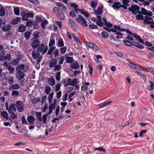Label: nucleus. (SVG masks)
<instances>
[{
	"label": "nucleus",
	"instance_id": "39448f33",
	"mask_svg": "<svg viewBox=\"0 0 154 154\" xmlns=\"http://www.w3.org/2000/svg\"><path fill=\"white\" fill-rule=\"evenodd\" d=\"M140 9V7L137 5H134L131 6L130 8H128V10L131 12V13L134 15H136L137 13V11Z\"/></svg>",
	"mask_w": 154,
	"mask_h": 154
},
{
	"label": "nucleus",
	"instance_id": "4468645a",
	"mask_svg": "<svg viewBox=\"0 0 154 154\" xmlns=\"http://www.w3.org/2000/svg\"><path fill=\"white\" fill-rule=\"evenodd\" d=\"M27 120L29 122V124L31 125H32L33 124L35 120V119L33 116H29L28 117Z\"/></svg>",
	"mask_w": 154,
	"mask_h": 154
},
{
	"label": "nucleus",
	"instance_id": "2eb2a0df",
	"mask_svg": "<svg viewBox=\"0 0 154 154\" xmlns=\"http://www.w3.org/2000/svg\"><path fill=\"white\" fill-rule=\"evenodd\" d=\"M26 29V26L23 24H20L18 27V30L20 32H24Z\"/></svg>",
	"mask_w": 154,
	"mask_h": 154
},
{
	"label": "nucleus",
	"instance_id": "a211bd4d",
	"mask_svg": "<svg viewBox=\"0 0 154 154\" xmlns=\"http://www.w3.org/2000/svg\"><path fill=\"white\" fill-rule=\"evenodd\" d=\"M21 18L19 17H16V18L13 19L11 21V23L13 24H16L19 22Z\"/></svg>",
	"mask_w": 154,
	"mask_h": 154
},
{
	"label": "nucleus",
	"instance_id": "13d9d810",
	"mask_svg": "<svg viewBox=\"0 0 154 154\" xmlns=\"http://www.w3.org/2000/svg\"><path fill=\"white\" fill-rule=\"evenodd\" d=\"M88 27L91 29H97L98 28L97 26L94 24H90L89 25Z\"/></svg>",
	"mask_w": 154,
	"mask_h": 154
},
{
	"label": "nucleus",
	"instance_id": "aec40b11",
	"mask_svg": "<svg viewBox=\"0 0 154 154\" xmlns=\"http://www.w3.org/2000/svg\"><path fill=\"white\" fill-rule=\"evenodd\" d=\"M91 6L94 9H95L98 4L97 1L94 0H92L91 2Z\"/></svg>",
	"mask_w": 154,
	"mask_h": 154
},
{
	"label": "nucleus",
	"instance_id": "9d476101",
	"mask_svg": "<svg viewBox=\"0 0 154 154\" xmlns=\"http://www.w3.org/2000/svg\"><path fill=\"white\" fill-rule=\"evenodd\" d=\"M57 60L56 59H52L49 62V66L51 68L53 67L57 64Z\"/></svg>",
	"mask_w": 154,
	"mask_h": 154
},
{
	"label": "nucleus",
	"instance_id": "680f3d73",
	"mask_svg": "<svg viewBox=\"0 0 154 154\" xmlns=\"http://www.w3.org/2000/svg\"><path fill=\"white\" fill-rule=\"evenodd\" d=\"M3 58L5 60H8L10 61L11 59V55L10 54H8L6 56L3 57Z\"/></svg>",
	"mask_w": 154,
	"mask_h": 154
},
{
	"label": "nucleus",
	"instance_id": "8fccbe9b",
	"mask_svg": "<svg viewBox=\"0 0 154 154\" xmlns=\"http://www.w3.org/2000/svg\"><path fill=\"white\" fill-rule=\"evenodd\" d=\"M55 41L54 39H50L49 43V47H53L52 46L54 44Z\"/></svg>",
	"mask_w": 154,
	"mask_h": 154
},
{
	"label": "nucleus",
	"instance_id": "c756f323",
	"mask_svg": "<svg viewBox=\"0 0 154 154\" xmlns=\"http://www.w3.org/2000/svg\"><path fill=\"white\" fill-rule=\"evenodd\" d=\"M67 49V47L66 46L62 47L60 48V53L62 54H64L66 52Z\"/></svg>",
	"mask_w": 154,
	"mask_h": 154
},
{
	"label": "nucleus",
	"instance_id": "c03bdc74",
	"mask_svg": "<svg viewBox=\"0 0 154 154\" xmlns=\"http://www.w3.org/2000/svg\"><path fill=\"white\" fill-rule=\"evenodd\" d=\"M61 68L62 66L60 64H56L54 66V70L55 71H59Z\"/></svg>",
	"mask_w": 154,
	"mask_h": 154
},
{
	"label": "nucleus",
	"instance_id": "bb28decb",
	"mask_svg": "<svg viewBox=\"0 0 154 154\" xmlns=\"http://www.w3.org/2000/svg\"><path fill=\"white\" fill-rule=\"evenodd\" d=\"M40 100V98H37L34 97L32 100V103L34 104H36L37 103L39 102Z\"/></svg>",
	"mask_w": 154,
	"mask_h": 154
},
{
	"label": "nucleus",
	"instance_id": "a878e982",
	"mask_svg": "<svg viewBox=\"0 0 154 154\" xmlns=\"http://www.w3.org/2000/svg\"><path fill=\"white\" fill-rule=\"evenodd\" d=\"M1 115L3 117V118L6 119H8L9 116L7 112L5 111H2L1 112Z\"/></svg>",
	"mask_w": 154,
	"mask_h": 154
},
{
	"label": "nucleus",
	"instance_id": "e2e57ef3",
	"mask_svg": "<svg viewBox=\"0 0 154 154\" xmlns=\"http://www.w3.org/2000/svg\"><path fill=\"white\" fill-rule=\"evenodd\" d=\"M14 14L17 15H18L20 14L19 9L18 8H15L14 9Z\"/></svg>",
	"mask_w": 154,
	"mask_h": 154
},
{
	"label": "nucleus",
	"instance_id": "423d86ee",
	"mask_svg": "<svg viewBox=\"0 0 154 154\" xmlns=\"http://www.w3.org/2000/svg\"><path fill=\"white\" fill-rule=\"evenodd\" d=\"M23 102L21 101L18 100L16 102V106L17 110L19 112L23 111Z\"/></svg>",
	"mask_w": 154,
	"mask_h": 154
},
{
	"label": "nucleus",
	"instance_id": "338daca9",
	"mask_svg": "<svg viewBox=\"0 0 154 154\" xmlns=\"http://www.w3.org/2000/svg\"><path fill=\"white\" fill-rule=\"evenodd\" d=\"M33 22L31 20H29L26 22V26H28L31 25H33Z\"/></svg>",
	"mask_w": 154,
	"mask_h": 154
},
{
	"label": "nucleus",
	"instance_id": "c85d7f7f",
	"mask_svg": "<svg viewBox=\"0 0 154 154\" xmlns=\"http://www.w3.org/2000/svg\"><path fill=\"white\" fill-rule=\"evenodd\" d=\"M45 47V45L44 44H42L40 46L38 47L37 49V51L39 52H42Z\"/></svg>",
	"mask_w": 154,
	"mask_h": 154
},
{
	"label": "nucleus",
	"instance_id": "ddd939ff",
	"mask_svg": "<svg viewBox=\"0 0 154 154\" xmlns=\"http://www.w3.org/2000/svg\"><path fill=\"white\" fill-rule=\"evenodd\" d=\"M70 67L74 69H78L79 67V65L77 62L75 61L70 64Z\"/></svg>",
	"mask_w": 154,
	"mask_h": 154
},
{
	"label": "nucleus",
	"instance_id": "f03ea898",
	"mask_svg": "<svg viewBox=\"0 0 154 154\" xmlns=\"http://www.w3.org/2000/svg\"><path fill=\"white\" fill-rule=\"evenodd\" d=\"M53 12L56 14L57 17L60 19L63 20L65 18V15L57 7H54L53 9Z\"/></svg>",
	"mask_w": 154,
	"mask_h": 154
},
{
	"label": "nucleus",
	"instance_id": "cd10ccee",
	"mask_svg": "<svg viewBox=\"0 0 154 154\" xmlns=\"http://www.w3.org/2000/svg\"><path fill=\"white\" fill-rule=\"evenodd\" d=\"M141 11H137V13L142 15H145L146 14L147 11L145 8H142L141 9Z\"/></svg>",
	"mask_w": 154,
	"mask_h": 154
},
{
	"label": "nucleus",
	"instance_id": "e433bc0d",
	"mask_svg": "<svg viewBox=\"0 0 154 154\" xmlns=\"http://www.w3.org/2000/svg\"><path fill=\"white\" fill-rule=\"evenodd\" d=\"M11 95L13 96L17 97L19 95L20 93L17 91L13 90L11 92Z\"/></svg>",
	"mask_w": 154,
	"mask_h": 154
},
{
	"label": "nucleus",
	"instance_id": "f8f14e48",
	"mask_svg": "<svg viewBox=\"0 0 154 154\" xmlns=\"http://www.w3.org/2000/svg\"><path fill=\"white\" fill-rule=\"evenodd\" d=\"M122 5L121 3L119 2H115L113 5H112L113 8L116 9H119L121 7L120 6Z\"/></svg>",
	"mask_w": 154,
	"mask_h": 154
},
{
	"label": "nucleus",
	"instance_id": "58836bf2",
	"mask_svg": "<svg viewBox=\"0 0 154 154\" xmlns=\"http://www.w3.org/2000/svg\"><path fill=\"white\" fill-rule=\"evenodd\" d=\"M48 113L44 114L42 116V120H43V123L45 124H46V121L47 119V117L48 116Z\"/></svg>",
	"mask_w": 154,
	"mask_h": 154
},
{
	"label": "nucleus",
	"instance_id": "a19ab883",
	"mask_svg": "<svg viewBox=\"0 0 154 154\" xmlns=\"http://www.w3.org/2000/svg\"><path fill=\"white\" fill-rule=\"evenodd\" d=\"M51 91V88L50 86H48L45 87V92L47 95L49 94V92Z\"/></svg>",
	"mask_w": 154,
	"mask_h": 154
},
{
	"label": "nucleus",
	"instance_id": "412c9836",
	"mask_svg": "<svg viewBox=\"0 0 154 154\" xmlns=\"http://www.w3.org/2000/svg\"><path fill=\"white\" fill-rule=\"evenodd\" d=\"M31 34V31H26L24 34V36L26 39L28 40Z\"/></svg>",
	"mask_w": 154,
	"mask_h": 154
},
{
	"label": "nucleus",
	"instance_id": "7ed1b4c3",
	"mask_svg": "<svg viewBox=\"0 0 154 154\" xmlns=\"http://www.w3.org/2000/svg\"><path fill=\"white\" fill-rule=\"evenodd\" d=\"M32 58L34 59H37V63L39 64L42 59V57L40 55L39 52L36 50H34L32 53Z\"/></svg>",
	"mask_w": 154,
	"mask_h": 154
},
{
	"label": "nucleus",
	"instance_id": "72a5a7b5",
	"mask_svg": "<svg viewBox=\"0 0 154 154\" xmlns=\"http://www.w3.org/2000/svg\"><path fill=\"white\" fill-rule=\"evenodd\" d=\"M143 15L140 14H138L137 15L136 19L137 20H143L144 19Z\"/></svg>",
	"mask_w": 154,
	"mask_h": 154
},
{
	"label": "nucleus",
	"instance_id": "79ce46f5",
	"mask_svg": "<svg viewBox=\"0 0 154 154\" xmlns=\"http://www.w3.org/2000/svg\"><path fill=\"white\" fill-rule=\"evenodd\" d=\"M48 23V21L46 20H44L42 21L41 24V26L42 28L45 29V25H47Z\"/></svg>",
	"mask_w": 154,
	"mask_h": 154
},
{
	"label": "nucleus",
	"instance_id": "774afa93",
	"mask_svg": "<svg viewBox=\"0 0 154 154\" xmlns=\"http://www.w3.org/2000/svg\"><path fill=\"white\" fill-rule=\"evenodd\" d=\"M15 68L10 66L8 68V69L10 73H12L14 70Z\"/></svg>",
	"mask_w": 154,
	"mask_h": 154
},
{
	"label": "nucleus",
	"instance_id": "69168bd1",
	"mask_svg": "<svg viewBox=\"0 0 154 154\" xmlns=\"http://www.w3.org/2000/svg\"><path fill=\"white\" fill-rule=\"evenodd\" d=\"M77 83V80L76 79H73L72 80H71V84L73 85L72 86H74L75 84Z\"/></svg>",
	"mask_w": 154,
	"mask_h": 154
},
{
	"label": "nucleus",
	"instance_id": "ea45409f",
	"mask_svg": "<svg viewBox=\"0 0 154 154\" xmlns=\"http://www.w3.org/2000/svg\"><path fill=\"white\" fill-rule=\"evenodd\" d=\"M49 47L50 48L47 52V54L48 55H51L55 49V47Z\"/></svg>",
	"mask_w": 154,
	"mask_h": 154
},
{
	"label": "nucleus",
	"instance_id": "0e129e2a",
	"mask_svg": "<svg viewBox=\"0 0 154 154\" xmlns=\"http://www.w3.org/2000/svg\"><path fill=\"white\" fill-rule=\"evenodd\" d=\"M39 32L38 31H36L35 32H34L33 33V36L35 38H35H37L39 36Z\"/></svg>",
	"mask_w": 154,
	"mask_h": 154
},
{
	"label": "nucleus",
	"instance_id": "2f4dec72",
	"mask_svg": "<svg viewBox=\"0 0 154 154\" xmlns=\"http://www.w3.org/2000/svg\"><path fill=\"white\" fill-rule=\"evenodd\" d=\"M35 114L38 120L39 121H42V119L41 118V112H36Z\"/></svg>",
	"mask_w": 154,
	"mask_h": 154
},
{
	"label": "nucleus",
	"instance_id": "6e6552de",
	"mask_svg": "<svg viewBox=\"0 0 154 154\" xmlns=\"http://www.w3.org/2000/svg\"><path fill=\"white\" fill-rule=\"evenodd\" d=\"M129 66L132 68L137 70L143 69V67L134 63H131L129 64Z\"/></svg>",
	"mask_w": 154,
	"mask_h": 154
},
{
	"label": "nucleus",
	"instance_id": "9b49d317",
	"mask_svg": "<svg viewBox=\"0 0 154 154\" xmlns=\"http://www.w3.org/2000/svg\"><path fill=\"white\" fill-rule=\"evenodd\" d=\"M47 80V83L51 86H53L55 83V80L53 76L51 78H48Z\"/></svg>",
	"mask_w": 154,
	"mask_h": 154
},
{
	"label": "nucleus",
	"instance_id": "4be33fe9",
	"mask_svg": "<svg viewBox=\"0 0 154 154\" xmlns=\"http://www.w3.org/2000/svg\"><path fill=\"white\" fill-rule=\"evenodd\" d=\"M36 21L33 22V25L34 26H36L38 24V23L41 22L42 21L41 18L37 16H36V18L35 20Z\"/></svg>",
	"mask_w": 154,
	"mask_h": 154
},
{
	"label": "nucleus",
	"instance_id": "f704fd0d",
	"mask_svg": "<svg viewBox=\"0 0 154 154\" xmlns=\"http://www.w3.org/2000/svg\"><path fill=\"white\" fill-rule=\"evenodd\" d=\"M72 35L74 40L76 41L78 43L81 44H82V42L75 35V34H72Z\"/></svg>",
	"mask_w": 154,
	"mask_h": 154
},
{
	"label": "nucleus",
	"instance_id": "de8ad7c7",
	"mask_svg": "<svg viewBox=\"0 0 154 154\" xmlns=\"http://www.w3.org/2000/svg\"><path fill=\"white\" fill-rule=\"evenodd\" d=\"M71 79L69 78H68L67 79L66 84L64 85V87H66L69 85H73L71 84Z\"/></svg>",
	"mask_w": 154,
	"mask_h": 154
},
{
	"label": "nucleus",
	"instance_id": "473e14b6",
	"mask_svg": "<svg viewBox=\"0 0 154 154\" xmlns=\"http://www.w3.org/2000/svg\"><path fill=\"white\" fill-rule=\"evenodd\" d=\"M66 62L67 63H72V62L74 61L73 57H67L66 58Z\"/></svg>",
	"mask_w": 154,
	"mask_h": 154
},
{
	"label": "nucleus",
	"instance_id": "7c9ffc66",
	"mask_svg": "<svg viewBox=\"0 0 154 154\" xmlns=\"http://www.w3.org/2000/svg\"><path fill=\"white\" fill-rule=\"evenodd\" d=\"M134 45L141 49H143L144 48L143 46L140 44L138 42H134Z\"/></svg>",
	"mask_w": 154,
	"mask_h": 154
},
{
	"label": "nucleus",
	"instance_id": "bf43d9fd",
	"mask_svg": "<svg viewBox=\"0 0 154 154\" xmlns=\"http://www.w3.org/2000/svg\"><path fill=\"white\" fill-rule=\"evenodd\" d=\"M67 95L68 94L65 93L62 96V100L63 102H65L66 100Z\"/></svg>",
	"mask_w": 154,
	"mask_h": 154
},
{
	"label": "nucleus",
	"instance_id": "c9c22d12",
	"mask_svg": "<svg viewBox=\"0 0 154 154\" xmlns=\"http://www.w3.org/2000/svg\"><path fill=\"white\" fill-rule=\"evenodd\" d=\"M136 72L137 73L138 75H139L141 77L143 80L144 81V82H145L146 80V76L145 75L141 73H140V72L137 71H136Z\"/></svg>",
	"mask_w": 154,
	"mask_h": 154
},
{
	"label": "nucleus",
	"instance_id": "6e6d98bb",
	"mask_svg": "<svg viewBox=\"0 0 154 154\" xmlns=\"http://www.w3.org/2000/svg\"><path fill=\"white\" fill-rule=\"evenodd\" d=\"M64 58L63 56H61L59 59V63L60 65H62L63 63Z\"/></svg>",
	"mask_w": 154,
	"mask_h": 154
},
{
	"label": "nucleus",
	"instance_id": "37998d69",
	"mask_svg": "<svg viewBox=\"0 0 154 154\" xmlns=\"http://www.w3.org/2000/svg\"><path fill=\"white\" fill-rule=\"evenodd\" d=\"M53 54L55 55V57L56 59H57L58 57H57L59 54V50L58 49H56L55 50Z\"/></svg>",
	"mask_w": 154,
	"mask_h": 154
},
{
	"label": "nucleus",
	"instance_id": "3c124183",
	"mask_svg": "<svg viewBox=\"0 0 154 154\" xmlns=\"http://www.w3.org/2000/svg\"><path fill=\"white\" fill-rule=\"evenodd\" d=\"M69 5H70L71 6L73 7L74 9H75L77 8L78 7V6L77 4H76L75 3H72L70 2L69 3Z\"/></svg>",
	"mask_w": 154,
	"mask_h": 154
},
{
	"label": "nucleus",
	"instance_id": "a18cd8bd",
	"mask_svg": "<svg viewBox=\"0 0 154 154\" xmlns=\"http://www.w3.org/2000/svg\"><path fill=\"white\" fill-rule=\"evenodd\" d=\"M60 74L61 72H58L56 74V79L58 81H59L60 79Z\"/></svg>",
	"mask_w": 154,
	"mask_h": 154
},
{
	"label": "nucleus",
	"instance_id": "864d4df0",
	"mask_svg": "<svg viewBox=\"0 0 154 154\" xmlns=\"http://www.w3.org/2000/svg\"><path fill=\"white\" fill-rule=\"evenodd\" d=\"M8 82L9 84L10 85L13 84L14 82V81L13 80V77H11L9 78L8 80Z\"/></svg>",
	"mask_w": 154,
	"mask_h": 154
},
{
	"label": "nucleus",
	"instance_id": "4d7b16f0",
	"mask_svg": "<svg viewBox=\"0 0 154 154\" xmlns=\"http://www.w3.org/2000/svg\"><path fill=\"white\" fill-rule=\"evenodd\" d=\"M80 13L84 15L87 17H89V14L86 11H84L82 10V11L80 12Z\"/></svg>",
	"mask_w": 154,
	"mask_h": 154
},
{
	"label": "nucleus",
	"instance_id": "603ef678",
	"mask_svg": "<svg viewBox=\"0 0 154 154\" xmlns=\"http://www.w3.org/2000/svg\"><path fill=\"white\" fill-rule=\"evenodd\" d=\"M101 35L104 38H107L109 36L108 33L106 31L103 32Z\"/></svg>",
	"mask_w": 154,
	"mask_h": 154
},
{
	"label": "nucleus",
	"instance_id": "5701e85b",
	"mask_svg": "<svg viewBox=\"0 0 154 154\" xmlns=\"http://www.w3.org/2000/svg\"><path fill=\"white\" fill-rule=\"evenodd\" d=\"M55 107V105L54 104L51 103L49 107V111L48 113V114H51L52 112L53 109H54Z\"/></svg>",
	"mask_w": 154,
	"mask_h": 154
},
{
	"label": "nucleus",
	"instance_id": "09e8293b",
	"mask_svg": "<svg viewBox=\"0 0 154 154\" xmlns=\"http://www.w3.org/2000/svg\"><path fill=\"white\" fill-rule=\"evenodd\" d=\"M5 14V11L4 8L2 7L0 9V16H3Z\"/></svg>",
	"mask_w": 154,
	"mask_h": 154
},
{
	"label": "nucleus",
	"instance_id": "393cba45",
	"mask_svg": "<svg viewBox=\"0 0 154 154\" xmlns=\"http://www.w3.org/2000/svg\"><path fill=\"white\" fill-rule=\"evenodd\" d=\"M123 42L125 45L129 46H131L134 45V42L132 43L129 41L127 40H124Z\"/></svg>",
	"mask_w": 154,
	"mask_h": 154
},
{
	"label": "nucleus",
	"instance_id": "49530a36",
	"mask_svg": "<svg viewBox=\"0 0 154 154\" xmlns=\"http://www.w3.org/2000/svg\"><path fill=\"white\" fill-rule=\"evenodd\" d=\"M94 150H98L101 152H105L106 151L105 149L103 148L102 147H99L98 148H94Z\"/></svg>",
	"mask_w": 154,
	"mask_h": 154
},
{
	"label": "nucleus",
	"instance_id": "f3484780",
	"mask_svg": "<svg viewBox=\"0 0 154 154\" xmlns=\"http://www.w3.org/2000/svg\"><path fill=\"white\" fill-rule=\"evenodd\" d=\"M20 88V86L17 84L14 85H12L10 86L9 89L10 90H17L19 89Z\"/></svg>",
	"mask_w": 154,
	"mask_h": 154
},
{
	"label": "nucleus",
	"instance_id": "b1692460",
	"mask_svg": "<svg viewBox=\"0 0 154 154\" xmlns=\"http://www.w3.org/2000/svg\"><path fill=\"white\" fill-rule=\"evenodd\" d=\"M58 45L59 47H63L64 45L63 40L61 38H60L58 40Z\"/></svg>",
	"mask_w": 154,
	"mask_h": 154
},
{
	"label": "nucleus",
	"instance_id": "1a4fd4ad",
	"mask_svg": "<svg viewBox=\"0 0 154 154\" xmlns=\"http://www.w3.org/2000/svg\"><path fill=\"white\" fill-rule=\"evenodd\" d=\"M7 110L9 113H13L16 111V104L14 103H12L9 106V108Z\"/></svg>",
	"mask_w": 154,
	"mask_h": 154
},
{
	"label": "nucleus",
	"instance_id": "052dcab7",
	"mask_svg": "<svg viewBox=\"0 0 154 154\" xmlns=\"http://www.w3.org/2000/svg\"><path fill=\"white\" fill-rule=\"evenodd\" d=\"M96 23L97 25L100 26H102L104 24V23L102 20H98Z\"/></svg>",
	"mask_w": 154,
	"mask_h": 154
},
{
	"label": "nucleus",
	"instance_id": "5fc2aeb1",
	"mask_svg": "<svg viewBox=\"0 0 154 154\" xmlns=\"http://www.w3.org/2000/svg\"><path fill=\"white\" fill-rule=\"evenodd\" d=\"M150 82L151 85L148 86V88L149 90H152L154 89V83L152 82L151 81H150Z\"/></svg>",
	"mask_w": 154,
	"mask_h": 154
},
{
	"label": "nucleus",
	"instance_id": "4c0bfd02",
	"mask_svg": "<svg viewBox=\"0 0 154 154\" xmlns=\"http://www.w3.org/2000/svg\"><path fill=\"white\" fill-rule=\"evenodd\" d=\"M19 63V62L17 61L16 59H13V60H12L11 61V62L10 63L11 64L16 66Z\"/></svg>",
	"mask_w": 154,
	"mask_h": 154
},
{
	"label": "nucleus",
	"instance_id": "0eeeda50",
	"mask_svg": "<svg viewBox=\"0 0 154 154\" xmlns=\"http://www.w3.org/2000/svg\"><path fill=\"white\" fill-rule=\"evenodd\" d=\"M32 42L31 44V46L33 48H36L37 47L39 46L40 44V42L39 40L35 38L32 39Z\"/></svg>",
	"mask_w": 154,
	"mask_h": 154
},
{
	"label": "nucleus",
	"instance_id": "20e7f679",
	"mask_svg": "<svg viewBox=\"0 0 154 154\" xmlns=\"http://www.w3.org/2000/svg\"><path fill=\"white\" fill-rule=\"evenodd\" d=\"M77 21L85 26H87L88 24L87 23L86 20L81 15H79V17L75 19Z\"/></svg>",
	"mask_w": 154,
	"mask_h": 154
},
{
	"label": "nucleus",
	"instance_id": "6ab92c4d",
	"mask_svg": "<svg viewBox=\"0 0 154 154\" xmlns=\"http://www.w3.org/2000/svg\"><path fill=\"white\" fill-rule=\"evenodd\" d=\"M102 57L101 55H98L94 58L95 61L97 63H99L102 61Z\"/></svg>",
	"mask_w": 154,
	"mask_h": 154
},
{
	"label": "nucleus",
	"instance_id": "f257e3e1",
	"mask_svg": "<svg viewBox=\"0 0 154 154\" xmlns=\"http://www.w3.org/2000/svg\"><path fill=\"white\" fill-rule=\"evenodd\" d=\"M29 66L21 64L17 66L16 68V77L19 80L24 78L25 75L24 72H27L29 69Z\"/></svg>",
	"mask_w": 154,
	"mask_h": 154
},
{
	"label": "nucleus",
	"instance_id": "dca6fc26",
	"mask_svg": "<svg viewBox=\"0 0 154 154\" xmlns=\"http://www.w3.org/2000/svg\"><path fill=\"white\" fill-rule=\"evenodd\" d=\"M3 31L5 32L10 30L11 28V26L10 24L3 25L2 27Z\"/></svg>",
	"mask_w": 154,
	"mask_h": 154
}]
</instances>
